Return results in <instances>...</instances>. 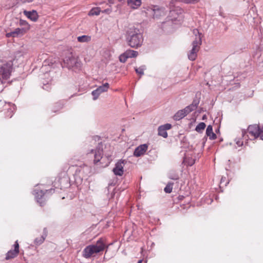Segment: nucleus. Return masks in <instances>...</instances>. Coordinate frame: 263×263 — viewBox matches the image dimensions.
<instances>
[{"mask_svg": "<svg viewBox=\"0 0 263 263\" xmlns=\"http://www.w3.org/2000/svg\"><path fill=\"white\" fill-rule=\"evenodd\" d=\"M183 3V0H172L171 2V4L172 6H175L177 3Z\"/></svg>", "mask_w": 263, "mask_h": 263, "instance_id": "nucleus-37", "label": "nucleus"}, {"mask_svg": "<svg viewBox=\"0 0 263 263\" xmlns=\"http://www.w3.org/2000/svg\"><path fill=\"white\" fill-rule=\"evenodd\" d=\"M64 62L69 69L74 66L78 67L79 65L78 57L74 55L72 52H69L66 55L64 59Z\"/></svg>", "mask_w": 263, "mask_h": 263, "instance_id": "nucleus-6", "label": "nucleus"}, {"mask_svg": "<svg viewBox=\"0 0 263 263\" xmlns=\"http://www.w3.org/2000/svg\"><path fill=\"white\" fill-rule=\"evenodd\" d=\"M173 185L174 183L168 182L164 189L165 192L166 193H171L172 192Z\"/></svg>", "mask_w": 263, "mask_h": 263, "instance_id": "nucleus-29", "label": "nucleus"}, {"mask_svg": "<svg viewBox=\"0 0 263 263\" xmlns=\"http://www.w3.org/2000/svg\"><path fill=\"white\" fill-rule=\"evenodd\" d=\"M205 116L204 115V116L203 117L202 119H205Z\"/></svg>", "mask_w": 263, "mask_h": 263, "instance_id": "nucleus-49", "label": "nucleus"}, {"mask_svg": "<svg viewBox=\"0 0 263 263\" xmlns=\"http://www.w3.org/2000/svg\"><path fill=\"white\" fill-rule=\"evenodd\" d=\"M12 67L9 64H5L0 68V80L3 83L4 80H8L11 72Z\"/></svg>", "mask_w": 263, "mask_h": 263, "instance_id": "nucleus-7", "label": "nucleus"}, {"mask_svg": "<svg viewBox=\"0 0 263 263\" xmlns=\"http://www.w3.org/2000/svg\"><path fill=\"white\" fill-rule=\"evenodd\" d=\"M229 182L227 181L226 177H222L220 180V186L224 185L226 186Z\"/></svg>", "mask_w": 263, "mask_h": 263, "instance_id": "nucleus-32", "label": "nucleus"}, {"mask_svg": "<svg viewBox=\"0 0 263 263\" xmlns=\"http://www.w3.org/2000/svg\"><path fill=\"white\" fill-rule=\"evenodd\" d=\"M90 171V167L85 165L83 164V166H80L76 171V175L78 176L79 177L82 178L87 176L88 173Z\"/></svg>", "mask_w": 263, "mask_h": 263, "instance_id": "nucleus-12", "label": "nucleus"}, {"mask_svg": "<svg viewBox=\"0 0 263 263\" xmlns=\"http://www.w3.org/2000/svg\"><path fill=\"white\" fill-rule=\"evenodd\" d=\"M259 137H260V139L263 140V127L260 128Z\"/></svg>", "mask_w": 263, "mask_h": 263, "instance_id": "nucleus-39", "label": "nucleus"}, {"mask_svg": "<svg viewBox=\"0 0 263 263\" xmlns=\"http://www.w3.org/2000/svg\"><path fill=\"white\" fill-rule=\"evenodd\" d=\"M109 84L108 83H105L102 86H100L98 88H97V89L100 93H101L102 92L107 91L108 89L109 88Z\"/></svg>", "mask_w": 263, "mask_h": 263, "instance_id": "nucleus-25", "label": "nucleus"}, {"mask_svg": "<svg viewBox=\"0 0 263 263\" xmlns=\"http://www.w3.org/2000/svg\"><path fill=\"white\" fill-rule=\"evenodd\" d=\"M206 127V125L204 122H200L196 127L195 130L198 133H201Z\"/></svg>", "mask_w": 263, "mask_h": 263, "instance_id": "nucleus-28", "label": "nucleus"}, {"mask_svg": "<svg viewBox=\"0 0 263 263\" xmlns=\"http://www.w3.org/2000/svg\"><path fill=\"white\" fill-rule=\"evenodd\" d=\"M172 128V125L169 123L165 124L163 125H161L158 127V135L163 137V138L167 137V130H168Z\"/></svg>", "mask_w": 263, "mask_h": 263, "instance_id": "nucleus-13", "label": "nucleus"}, {"mask_svg": "<svg viewBox=\"0 0 263 263\" xmlns=\"http://www.w3.org/2000/svg\"><path fill=\"white\" fill-rule=\"evenodd\" d=\"M25 23H26V22H25V21H24V22L21 23V24L22 25H24V24H25Z\"/></svg>", "mask_w": 263, "mask_h": 263, "instance_id": "nucleus-47", "label": "nucleus"}, {"mask_svg": "<svg viewBox=\"0 0 263 263\" xmlns=\"http://www.w3.org/2000/svg\"><path fill=\"white\" fill-rule=\"evenodd\" d=\"M138 54V52L136 51L132 50H127L123 54L121 55V58H124V60L121 59V62L125 63L127 58H135Z\"/></svg>", "mask_w": 263, "mask_h": 263, "instance_id": "nucleus-14", "label": "nucleus"}, {"mask_svg": "<svg viewBox=\"0 0 263 263\" xmlns=\"http://www.w3.org/2000/svg\"><path fill=\"white\" fill-rule=\"evenodd\" d=\"M237 88L239 87H240V84L239 83H237L236 84V86Z\"/></svg>", "mask_w": 263, "mask_h": 263, "instance_id": "nucleus-44", "label": "nucleus"}, {"mask_svg": "<svg viewBox=\"0 0 263 263\" xmlns=\"http://www.w3.org/2000/svg\"><path fill=\"white\" fill-rule=\"evenodd\" d=\"M6 36L7 37H14V35L13 34V31H11L10 32H9V33H7L6 34Z\"/></svg>", "mask_w": 263, "mask_h": 263, "instance_id": "nucleus-41", "label": "nucleus"}, {"mask_svg": "<svg viewBox=\"0 0 263 263\" xmlns=\"http://www.w3.org/2000/svg\"><path fill=\"white\" fill-rule=\"evenodd\" d=\"M195 163V160L193 159H191L189 160L187 162V165L189 166H192Z\"/></svg>", "mask_w": 263, "mask_h": 263, "instance_id": "nucleus-38", "label": "nucleus"}, {"mask_svg": "<svg viewBox=\"0 0 263 263\" xmlns=\"http://www.w3.org/2000/svg\"><path fill=\"white\" fill-rule=\"evenodd\" d=\"M147 11H148L154 18H159L165 15V9L163 7L157 5H152L148 7Z\"/></svg>", "mask_w": 263, "mask_h": 263, "instance_id": "nucleus-5", "label": "nucleus"}, {"mask_svg": "<svg viewBox=\"0 0 263 263\" xmlns=\"http://www.w3.org/2000/svg\"><path fill=\"white\" fill-rule=\"evenodd\" d=\"M236 143L238 146H241L243 145V142L240 139L236 140Z\"/></svg>", "mask_w": 263, "mask_h": 263, "instance_id": "nucleus-40", "label": "nucleus"}, {"mask_svg": "<svg viewBox=\"0 0 263 263\" xmlns=\"http://www.w3.org/2000/svg\"><path fill=\"white\" fill-rule=\"evenodd\" d=\"M193 33L195 35V39L192 43L193 47L188 54V58L191 61H194L197 57V52L199 50L200 45L202 44L201 38L202 35L198 29L193 30Z\"/></svg>", "mask_w": 263, "mask_h": 263, "instance_id": "nucleus-3", "label": "nucleus"}, {"mask_svg": "<svg viewBox=\"0 0 263 263\" xmlns=\"http://www.w3.org/2000/svg\"><path fill=\"white\" fill-rule=\"evenodd\" d=\"M14 250L9 251L6 254L5 259L8 260L16 257L19 253V244L17 240L13 245Z\"/></svg>", "mask_w": 263, "mask_h": 263, "instance_id": "nucleus-11", "label": "nucleus"}, {"mask_svg": "<svg viewBox=\"0 0 263 263\" xmlns=\"http://www.w3.org/2000/svg\"><path fill=\"white\" fill-rule=\"evenodd\" d=\"M142 261L143 260L142 259H140L138 261V263H142Z\"/></svg>", "mask_w": 263, "mask_h": 263, "instance_id": "nucleus-45", "label": "nucleus"}, {"mask_svg": "<svg viewBox=\"0 0 263 263\" xmlns=\"http://www.w3.org/2000/svg\"><path fill=\"white\" fill-rule=\"evenodd\" d=\"M148 146L147 144H142L138 146L134 152V155L136 157H139L143 155L147 151Z\"/></svg>", "mask_w": 263, "mask_h": 263, "instance_id": "nucleus-15", "label": "nucleus"}, {"mask_svg": "<svg viewBox=\"0 0 263 263\" xmlns=\"http://www.w3.org/2000/svg\"><path fill=\"white\" fill-rule=\"evenodd\" d=\"M54 191V189L46 190L45 192L43 190H36L35 192V198L37 199L38 202L40 203L41 206H43L45 203V199H44V196L46 193L50 192L52 193Z\"/></svg>", "mask_w": 263, "mask_h": 263, "instance_id": "nucleus-10", "label": "nucleus"}, {"mask_svg": "<svg viewBox=\"0 0 263 263\" xmlns=\"http://www.w3.org/2000/svg\"><path fill=\"white\" fill-rule=\"evenodd\" d=\"M68 165H70V166H74V164H72V163H68Z\"/></svg>", "mask_w": 263, "mask_h": 263, "instance_id": "nucleus-46", "label": "nucleus"}, {"mask_svg": "<svg viewBox=\"0 0 263 263\" xmlns=\"http://www.w3.org/2000/svg\"><path fill=\"white\" fill-rule=\"evenodd\" d=\"M25 33V30L23 28H17L13 31V34L15 37H17L19 35H23Z\"/></svg>", "mask_w": 263, "mask_h": 263, "instance_id": "nucleus-27", "label": "nucleus"}, {"mask_svg": "<svg viewBox=\"0 0 263 263\" xmlns=\"http://www.w3.org/2000/svg\"><path fill=\"white\" fill-rule=\"evenodd\" d=\"M101 9L99 7H95L92 8L88 13V15L90 16L98 15L100 14Z\"/></svg>", "mask_w": 263, "mask_h": 263, "instance_id": "nucleus-26", "label": "nucleus"}, {"mask_svg": "<svg viewBox=\"0 0 263 263\" xmlns=\"http://www.w3.org/2000/svg\"><path fill=\"white\" fill-rule=\"evenodd\" d=\"M145 69V66H141L139 68H135L136 72L140 74V76H142L144 74V70Z\"/></svg>", "mask_w": 263, "mask_h": 263, "instance_id": "nucleus-31", "label": "nucleus"}, {"mask_svg": "<svg viewBox=\"0 0 263 263\" xmlns=\"http://www.w3.org/2000/svg\"><path fill=\"white\" fill-rule=\"evenodd\" d=\"M77 39L78 42L81 43L88 42L91 40V36L84 35L82 36H78Z\"/></svg>", "mask_w": 263, "mask_h": 263, "instance_id": "nucleus-24", "label": "nucleus"}, {"mask_svg": "<svg viewBox=\"0 0 263 263\" xmlns=\"http://www.w3.org/2000/svg\"><path fill=\"white\" fill-rule=\"evenodd\" d=\"M126 41L130 47L137 48L142 45L143 38L139 30L130 28L127 32Z\"/></svg>", "mask_w": 263, "mask_h": 263, "instance_id": "nucleus-2", "label": "nucleus"}, {"mask_svg": "<svg viewBox=\"0 0 263 263\" xmlns=\"http://www.w3.org/2000/svg\"><path fill=\"white\" fill-rule=\"evenodd\" d=\"M199 1V0H183V3L185 4H195Z\"/></svg>", "mask_w": 263, "mask_h": 263, "instance_id": "nucleus-36", "label": "nucleus"}, {"mask_svg": "<svg viewBox=\"0 0 263 263\" xmlns=\"http://www.w3.org/2000/svg\"><path fill=\"white\" fill-rule=\"evenodd\" d=\"M206 135L210 140H215L217 138L216 135L213 132V127L211 125H208L206 128Z\"/></svg>", "mask_w": 263, "mask_h": 263, "instance_id": "nucleus-20", "label": "nucleus"}, {"mask_svg": "<svg viewBox=\"0 0 263 263\" xmlns=\"http://www.w3.org/2000/svg\"><path fill=\"white\" fill-rule=\"evenodd\" d=\"M91 153L94 154V163L96 164L100 161L102 157L103 150L102 148H97L96 149H91Z\"/></svg>", "mask_w": 263, "mask_h": 263, "instance_id": "nucleus-16", "label": "nucleus"}, {"mask_svg": "<svg viewBox=\"0 0 263 263\" xmlns=\"http://www.w3.org/2000/svg\"><path fill=\"white\" fill-rule=\"evenodd\" d=\"M127 3L133 9H137L141 5V0H128Z\"/></svg>", "mask_w": 263, "mask_h": 263, "instance_id": "nucleus-22", "label": "nucleus"}, {"mask_svg": "<svg viewBox=\"0 0 263 263\" xmlns=\"http://www.w3.org/2000/svg\"><path fill=\"white\" fill-rule=\"evenodd\" d=\"M146 262V261L145 262V263Z\"/></svg>", "mask_w": 263, "mask_h": 263, "instance_id": "nucleus-50", "label": "nucleus"}, {"mask_svg": "<svg viewBox=\"0 0 263 263\" xmlns=\"http://www.w3.org/2000/svg\"><path fill=\"white\" fill-rule=\"evenodd\" d=\"M260 128L257 124L250 125L247 130L242 131V137H245L247 136L251 139H255L259 137Z\"/></svg>", "mask_w": 263, "mask_h": 263, "instance_id": "nucleus-4", "label": "nucleus"}, {"mask_svg": "<svg viewBox=\"0 0 263 263\" xmlns=\"http://www.w3.org/2000/svg\"><path fill=\"white\" fill-rule=\"evenodd\" d=\"M109 12H110V10L109 9H105L103 11V13H108Z\"/></svg>", "mask_w": 263, "mask_h": 263, "instance_id": "nucleus-43", "label": "nucleus"}, {"mask_svg": "<svg viewBox=\"0 0 263 263\" xmlns=\"http://www.w3.org/2000/svg\"><path fill=\"white\" fill-rule=\"evenodd\" d=\"M45 239V237H44L43 236L36 238L34 240V243L36 245H40L44 242Z\"/></svg>", "mask_w": 263, "mask_h": 263, "instance_id": "nucleus-30", "label": "nucleus"}, {"mask_svg": "<svg viewBox=\"0 0 263 263\" xmlns=\"http://www.w3.org/2000/svg\"><path fill=\"white\" fill-rule=\"evenodd\" d=\"M14 107L10 103H6L4 101L0 100V111L7 110L6 117L11 118L13 115Z\"/></svg>", "mask_w": 263, "mask_h": 263, "instance_id": "nucleus-8", "label": "nucleus"}, {"mask_svg": "<svg viewBox=\"0 0 263 263\" xmlns=\"http://www.w3.org/2000/svg\"><path fill=\"white\" fill-rule=\"evenodd\" d=\"M42 83L43 84V88L45 90H49L51 89V79H49V81L43 80Z\"/></svg>", "mask_w": 263, "mask_h": 263, "instance_id": "nucleus-23", "label": "nucleus"}, {"mask_svg": "<svg viewBox=\"0 0 263 263\" xmlns=\"http://www.w3.org/2000/svg\"><path fill=\"white\" fill-rule=\"evenodd\" d=\"M187 114H187V112L185 110V109L180 110L177 111L174 115V119L175 120H179L184 118Z\"/></svg>", "mask_w": 263, "mask_h": 263, "instance_id": "nucleus-21", "label": "nucleus"}, {"mask_svg": "<svg viewBox=\"0 0 263 263\" xmlns=\"http://www.w3.org/2000/svg\"><path fill=\"white\" fill-rule=\"evenodd\" d=\"M24 14L29 19L33 22H36L39 17L37 13L35 10L31 11H28L27 10L24 11Z\"/></svg>", "mask_w": 263, "mask_h": 263, "instance_id": "nucleus-17", "label": "nucleus"}, {"mask_svg": "<svg viewBox=\"0 0 263 263\" xmlns=\"http://www.w3.org/2000/svg\"><path fill=\"white\" fill-rule=\"evenodd\" d=\"M101 93L97 90H96L92 91V95L93 96V100H96Z\"/></svg>", "mask_w": 263, "mask_h": 263, "instance_id": "nucleus-34", "label": "nucleus"}, {"mask_svg": "<svg viewBox=\"0 0 263 263\" xmlns=\"http://www.w3.org/2000/svg\"><path fill=\"white\" fill-rule=\"evenodd\" d=\"M198 104H199V101L197 100H194L191 104L186 106L184 108L185 110L187 112V114H189L191 111L195 110L197 108Z\"/></svg>", "mask_w": 263, "mask_h": 263, "instance_id": "nucleus-19", "label": "nucleus"}, {"mask_svg": "<svg viewBox=\"0 0 263 263\" xmlns=\"http://www.w3.org/2000/svg\"><path fill=\"white\" fill-rule=\"evenodd\" d=\"M62 107L63 106L61 104L57 103L56 104H55V105H54L55 108H53L52 109V111L53 112H55L57 110H60L61 109H62Z\"/></svg>", "mask_w": 263, "mask_h": 263, "instance_id": "nucleus-33", "label": "nucleus"}, {"mask_svg": "<svg viewBox=\"0 0 263 263\" xmlns=\"http://www.w3.org/2000/svg\"><path fill=\"white\" fill-rule=\"evenodd\" d=\"M125 162H126L125 160H120L115 164L112 172L116 176H122L123 175Z\"/></svg>", "mask_w": 263, "mask_h": 263, "instance_id": "nucleus-9", "label": "nucleus"}, {"mask_svg": "<svg viewBox=\"0 0 263 263\" xmlns=\"http://www.w3.org/2000/svg\"><path fill=\"white\" fill-rule=\"evenodd\" d=\"M107 247L105 239L100 238L96 244L89 245L84 248L82 252L83 256L86 259L94 257L96 254L103 252Z\"/></svg>", "mask_w": 263, "mask_h": 263, "instance_id": "nucleus-1", "label": "nucleus"}, {"mask_svg": "<svg viewBox=\"0 0 263 263\" xmlns=\"http://www.w3.org/2000/svg\"><path fill=\"white\" fill-rule=\"evenodd\" d=\"M120 61H121V55L119 57ZM121 60H124V58H121Z\"/></svg>", "mask_w": 263, "mask_h": 263, "instance_id": "nucleus-48", "label": "nucleus"}, {"mask_svg": "<svg viewBox=\"0 0 263 263\" xmlns=\"http://www.w3.org/2000/svg\"><path fill=\"white\" fill-rule=\"evenodd\" d=\"M59 182L60 184L61 189L67 187L70 185L69 178L66 174L63 178L59 179Z\"/></svg>", "mask_w": 263, "mask_h": 263, "instance_id": "nucleus-18", "label": "nucleus"}, {"mask_svg": "<svg viewBox=\"0 0 263 263\" xmlns=\"http://www.w3.org/2000/svg\"><path fill=\"white\" fill-rule=\"evenodd\" d=\"M34 0H21L23 3H30L33 2Z\"/></svg>", "mask_w": 263, "mask_h": 263, "instance_id": "nucleus-42", "label": "nucleus"}, {"mask_svg": "<svg viewBox=\"0 0 263 263\" xmlns=\"http://www.w3.org/2000/svg\"><path fill=\"white\" fill-rule=\"evenodd\" d=\"M168 178L171 179L176 180L179 179V176L177 174L170 173Z\"/></svg>", "mask_w": 263, "mask_h": 263, "instance_id": "nucleus-35", "label": "nucleus"}]
</instances>
